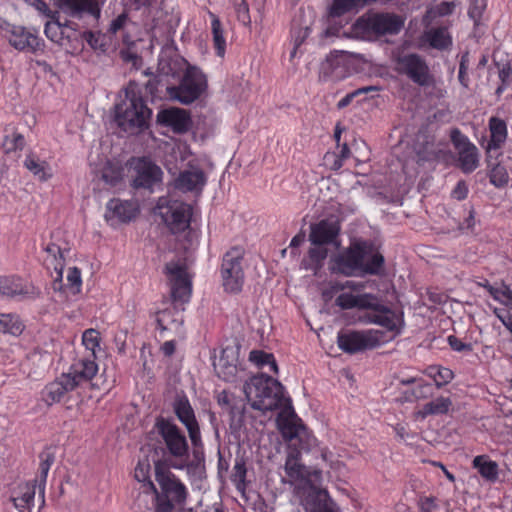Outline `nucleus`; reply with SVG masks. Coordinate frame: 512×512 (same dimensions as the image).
Returning a JSON list of instances; mask_svg holds the SVG:
<instances>
[{
	"label": "nucleus",
	"instance_id": "1",
	"mask_svg": "<svg viewBox=\"0 0 512 512\" xmlns=\"http://www.w3.org/2000/svg\"><path fill=\"white\" fill-rule=\"evenodd\" d=\"M243 391L255 410L266 412L282 407L277 421L283 438L302 439L306 428L296 415L291 399L284 396V387L278 380L264 374L253 376L244 384Z\"/></svg>",
	"mask_w": 512,
	"mask_h": 512
},
{
	"label": "nucleus",
	"instance_id": "2",
	"mask_svg": "<svg viewBox=\"0 0 512 512\" xmlns=\"http://www.w3.org/2000/svg\"><path fill=\"white\" fill-rule=\"evenodd\" d=\"M152 110L148 108L141 91L130 82L125 89V98L115 106L117 125L129 134H138L149 127Z\"/></svg>",
	"mask_w": 512,
	"mask_h": 512
},
{
	"label": "nucleus",
	"instance_id": "3",
	"mask_svg": "<svg viewBox=\"0 0 512 512\" xmlns=\"http://www.w3.org/2000/svg\"><path fill=\"white\" fill-rule=\"evenodd\" d=\"M155 478L160 491L149 481V486L155 493V512H173L176 505H182L186 500L185 485L160 461L155 463Z\"/></svg>",
	"mask_w": 512,
	"mask_h": 512
},
{
	"label": "nucleus",
	"instance_id": "4",
	"mask_svg": "<svg viewBox=\"0 0 512 512\" xmlns=\"http://www.w3.org/2000/svg\"><path fill=\"white\" fill-rule=\"evenodd\" d=\"M186 64L185 72L178 86H167L166 91L170 99L183 105H189L200 98L207 88V79L204 73L190 64Z\"/></svg>",
	"mask_w": 512,
	"mask_h": 512
},
{
	"label": "nucleus",
	"instance_id": "5",
	"mask_svg": "<svg viewBox=\"0 0 512 512\" xmlns=\"http://www.w3.org/2000/svg\"><path fill=\"white\" fill-rule=\"evenodd\" d=\"M404 26V19L394 13L378 12L361 16L355 23V29L369 35H395Z\"/></svg>",
	"mask_w": 512,
	"mask_h": 512
},
{
	"label": "nucleus",
	"instance_id": "6",
	"mask_svg": "<svg viewBox=\"0 0 512 512\" xmlns=\"http://www.w3.org/2000/svg\"><path fill=\"white\" fill-rule=\"evenodd\" d=\"M372 251V244L368 242H354L349 248L335 256L332 260L331 270L345 276L361 274L363 260Z\"/></svg>",
	"mask_w": 512,
	"mask_h": 512
},
{
	"label": "nucleus",
	"instance_id": "7",
	"mask_svg": "<svg viewBox=\"0 0 512 512\" xmlns=\"http://www.w3.org/2000/svg\"><path fill=\"white\" fill-rule=\"evenodd\" d=\"M155 428L171 456L179 459L188 456L189 445L187 438L172 420L159 417L156 420Z\"/></svg>",
	"mask_w": 512,
	"mask_h": 512
},
{
	"label": "nucleus",
	"instance_id": "8",
	"mask_svg": "<svg viewBox=\"0 0 512 512\" xmlns=\"http://www.w3.org/2000/svg\"><path fill=\"white\" fill-rule=\"evenodd\" d=\"M173 411L178 420L185 426L194 448V454L197 456L198 450L203 448L200 426L196 419L194 409L183 392L176 395L173 402Z\"/></svg>",
	"mask_w": 512,
	"mask_h": 512
},
{
	"label": "nucleus",
	"instance_id": "9",
	"mask_svg": "<svg viewBox=\"0 0 512 512\" xmlns=\"http://www.w3.org/2000/svg\"><path fill=\"white\" fill-rule=\"evenodd\" d=\"M383 341V332L379 330L345 331L340 332L337 336L339 348L349 354L376 348Z\"/></svg>",
	"mask_w": 512,
	"mask_h": 512
},
{
	"label": "nucleus",
	"instance_id": "10",
	"mask_svg": "<svg viewBox=\"0 0 512 512\" xmlns=\"http://www.w3.org/2000/svg\"><path fill=\"white\" fill-rule=\"evenodd\" d=\"M243 254L241 248L234 247L223 257L221 267L223 286L230 293H238L242 289L244 283Z\"/></svg>",
	"mask_w": 512,
	"mask_h": 512
},
{
	"label": "nucleus",
	"instance_id": "11",
	"mask_svg": "<svg viewBox=\"0 0 512 512\" xmlns=\"http://www.w3.org/2000/svg\"><path fill=\"white\" fill-rule=\"evenodd\" d=\"M159 215L173 234L185 231L190 226L192 206L181 201H170L159 205Z\"/></svg>",
	"mask_w": 512,
	"mask_h": 512
},
{
	"label": "nucleus",
	"instance_id": "12",
	"mask_svg": "<svg viewBox=\"0 0 512 512\" xmlns=\"http://www.w3.org/2000/svg\"><path fill=\"white\" fill-rule=\"evenodd\" d=\"M171 286L173 302H188L191 295V280L186 267L178 262H168L164 269Z\"/></svg>",
	"mask_w": 512,
	"mask_h": 512
},
{
	"label": "nucleus",
	"instance_id": "13",
	"mask_svg": "<svg viewBox=\"0 0 512 512\" xmlns=\"http://www.w3.org/2000/svg\"><path fill=\"white\" fill-rule=\"evenodd\" d=\"M132 186L136 189H151L155 184L161 182L162 170L146 157L133 159L131 162Z\"/></svg>",
	"mask_w": 512,
	"mask_h": 512
},
{
	"label": "nucleus",
	"instance_id": "14",
	"mask_svg": "<svg viewBox=\"0 0 512 512\" xmlns=\"http://www.w3.org/2000/svg\"><path fill=\"white\" fill-rule=\"evenodd\" d=\"M451 141L458 153L459 166L465 173L473 172L479 163L478 150L457 128L451 131Z\"/></svg>",
	"mask_w": 512,
	"mask_h": 512
},
{
	"label": "nucleus",
	"instance_id": "15",
	"mask_svg": "<svg viewBox=\"0 0 512 512\" xmlns=\"http://www.w3.org/2000/svg\"><path fill=\"white\" fill-rule=\"evenodd\" d=\"M368 309H370L371 312L365 315L367 322L378 324L388 331L393 332L394 335L400 333L401 327L403 326L402 317L388 307L379 304L375 296L373 297L372 307H368Z\"/></svg>",
	"mask_w": 512,
	"mask_h": 512
},
{
	"label": "nucleus",
	"instance_id": "16",
	"mask_svg": "<svg viewBox=\"0 0 512 512\" xmlns=\"http://www.w3.org/2000/svg\"><path fill=\"white\" fill-rule=\"evenodd\" d=\"M398 70L407 75L420 86L429 84V68L426 62L417 54H408L398 58Z\"/></svg>",
	"mask_w": 512,
	"mask_h": 512
},
{
	"label": "nucleus",
	"instance_id": "17",
	"mask_svg": "<svg viewBox=\"0 0 512 512\" xmlns=\"http://www.w3.org/2000/svg\"><path fill=\"white\" fill-rule=\"evenodd\" d=\"M291 446L299 445V449H292L285 462V472L291 478V481L304 480L308 477L307 468L300 463V452L301 450H307L310 446L309 437L307 432L302 435V439L295 438L289 441Z\"/></svg>",
	"mask_w": 512,
	"mask_h": 512
},
{
	"label": "nucleus",
	"instance_id": "18",
	"mask_svg": "<svg viewBox=\"0 0 512 512\" xmlns=\"http://www.w3.org/2000/svg\"><path fill=\"white\" fill-rule=\"evenodd\" d=\"M340 232L339 221L335 218L323 219L311 225L309 240L312 245H326L334 243Z\"/></svg>",
	"mask_w": 512,
	"mask_h": 512
},
{
	"label": "nucleus",
	"instance_id": "19",
	"mask_svg": "<svg viewBox=\"0 0 512 512\" xmlns=\"http://www.w3.org/2000/svg\"><path fill=\"white\" fill-rule=\"evenodd\" d=\"M238 348L226 346L222 349L218 359L214 360L213 367L219 378L232 381L237 374Z\"/></svg>",
	"mask_w": 512,
	"mask_h": 512
},
{
	"label": "nucleus",
	"instance_id": "20",
	"mask_svg": "<svg viewBox=\"0 0 512 512\" xmlns=\"http://www.w3.org/2000/svg\"><path fill=\"white\" fill-rule=\"evenodd\" d=\"M138 205L129 200L111 199L106 206L105 219L127 223L136 217Z\"/></svg>",
	"mask_w": 512,
	"mask_h": 512
},
{
	"label": "nucleus",
	"instance_id": "21",
	"mask_svg": "<svg viewBox=\"0 0 512 512\" xmlns=\"http://www.w3.org/2000/svg\"><path fill=\"white\" fill-rule=\"evenodd\" d=\"M157 123L171 127L176 133H185L189 130L191 120L186 110L173 107L159 111Z\"/></svg>",
	"mask_w": 512,
	"mask_h": 512
},
{
	"label": "nucleus",
	"instance_id": "22",
	"mask_svg": "<svg viewBox=\"0 0 512 512\" xmlns=\"http://www.w3.org/2000/svg\"><path fill=\"white\" fill-rule=\"evenodd\" d=\"M307 512H338V507L330 498L328 492L322 489H312L305 499Z\"/></svg>",
	"mask_w": 512,
	"mask_h": 512
},
{
	"label": "nucleus",
	"instance_id": "23",
	"mask_svg": "<svg viewBox=\"0 0 512 512\" xmlns=\"http://www.w3.org/2000/svg\"><path fill=\"white\" fill-rule=\"evenodd\" d=\"M9 41L16 49L27 50L30 52L40 50L42 45V42L37 35L23 27L14 28Z\"/></svg>",
	"mask_w": 512,
	"mask_h": 512
},
{
	"label": "nucleus",
	"instance_id": "24",
	"mask_svg": "<svg viewBox=\"0 0 512 512\" xmlns=\"http://www.w3.org/2000/svg\"><path fill=\"white\" fill-rule=\"evenodd\" d=\"M75 389V382L63 373L55 381L49 383L44 390V400L48 404L59 402L70 391Z\"/></svg>",
	"mask_w": 512,
	"mask_h": 512
},
{
	"label": "nucleus",
	"instance_id": "25",
	"mask_svg": "<svg viewBox=\"0 0 512 512\" xmlns=\"http://www.w3.org/2000/svg\"><path fill=\"white\" fill-rule=\"evenodd\" d=\"M98 366L93 360L84 359L75 363L68 373H64L66 377L75 382V389L82 383L90 381L97 373Z\"/></svg>",
	"mask_w": 512,
	"mask_h": 512
},
{
	"label": "nucleus",
	"instance_id": "26",
	"mask_svg": "<svg viewBox=\"0 0 512 512\" xmlns=\"http://www.w3.org/2000/svg\"><path fill=\"white\" fill-rule=\"evenodd\" d=\"M55 5L70 17L80 18L83 13L99 12L94 0H54Z\"/></svg>",
	"mask_w": 512,
	"mask_h": 512
},
{
	"label": "nucleus",
	"instance_id": "27",
	"mask_svg": "<svg viewBox=\"0 0 512 512\" xmlns=\"http://www.w3.org/2000/svg\"><path fill=\"white\" fill-rule=\"evenodd\" d=\"M206 183L202 170H186L179 174L175 180V187L181 191H201Z\"/></svg>",
	"mask_w": 512,
	"mask_h": 512
},
{
	"label": "nucleus",
	"instance_id": "28",
	"mask_svg": "<svg viewBox=\"0 0 512 512\" xmlns=\"http://www.w3.org/2000/svg\"><path fill=\"white\" fill-rule=\"evenodd\" d=\"M30 293L29 286L15 275L0 276V296L15 297Z\"/></svg>",
	"mask_w": 512,
	"mask_h": 512
},
{
	"label": "nucleus",
	"instance_id": "29",
	"mask_svg": "<svg viewBox=\"0 0 512 512\" xmlns=\"http://www.w3.org/2000/svg\"><path fill=\"white\" fill-rule=\"evenodd\" d=\"M373 297L371 294L353 295L351 293H342L336 298L335 303L342 309H368V307L373 305Z\"/></svg>",
	"mask_w": 512,
	"mask_h": 512
},
{
	"label": "nucleus",
	"instance_id": "30",
	"mask_svg": "<svg viewBox=\"0 0 512 512\" xmlns=\"http://www.w3.org/2000/svg\"><path fill=\"white\" fill-rule=\"evenodd\" d=\"M489 128L491 139L487 145L488 154H490L492 150L499 149L507 138V126L503 120L492 117L489 121Z\"/></svg>",
	"mask_w": 512,
	"mask_h": 512
},
{
	"label": "nucleus",
	"instance_id": "31",
	"mask_svg": "<svg viewBox=\"0 0 512 512\" xmlns=\"http://www.w3.org/2000/svg\"><path fill=\"white\" fill-rule=\"evenodd\" d=\"M328 255V250L321 244L313 245L308 251L306 257L301 262V268L312 270L317 273L323 266V262Z\"/></svg>",
	"mask_w": 512,
	"mask_h": 512
},
{
	"label": "nucleus",
	"instance_id": "32",
	"mask_svg": "<svg viewBox=\"0 0 512 512\" xmlns=\"http://www.w3.org/2000/svg\"><path fill=\"white\" fill-rule=\"evenodd\" d=\"M37 480L27 482L18 487L17 495L11 497V501L17 509L29 508L35 497Z\"/></svg>",
	"mask_w": 512,
	"mask_h": 512
},
{
	"label": "nucleus",
	"instance_id": "33",
	"mask_svg": "<svg viewBox=\"0 0 512 512\" xmlns=\"http://www.w3.org/2000/svg\"><path fill=\"white\" fill-rule=\"evenodd\" d=\"M473 467L478 470L480 475L490 482L498 479V464L492 461L486 455H479L473 459Z\"/></svg>",
	"mask_w": 512,
	"mask_h": 512
},
{
	"label": "nucleus",
	"instance_id": "34",
	"mask_svg": "<svg viewBox=\"0 0 512 512\" xmlns=\"http://www.w3.org/2000/svg\"><path fill=\"white\" fill-rule=\"evenodd\" d=\"M368 5V0H333L329 8V16L340 17L352 11L357 12Z\"/></svg>",
	"mask_w": 512,
	"mask_h": 512
},
{
	"label": "nucleus",
	"instance_id": "35",
	"mask_svg": "<svg viewBox=\"0 0 512 512\" xmlns=\"http://www.w3.org/2000/svg\"><path fill=\"white\" fill-rule=\"evenodd\" d=\"M178 314L175 308H167L160 310L156 313V323L161 331L177 330L183 323L182 319H178L175 315Z\"/></svg>",
	"mask_w": 512,
	"mask_h": 512
},
{
	"label": "nucleus",
	"instance_id": "36",
	"mask_svg": "<svg viewBox=\"0 0 512 512\" xmlns=\"http://www.w3.org/2000/svg\"><path fill=\"white\" fill-rule=\"evenodd\" d=\"M209 15L211 17V31L213 36V45L216 50V54L219 57H223L226 50L224 30L218 16H216L212 12H209Z\"/></svg>",
	"mask_w": 512,
	"mask_h": 512
},
{
	"label": "nucleus",
	"instance_id": "37",
	"mask_svg": "<svg viewBox=\"0 0 512 512\" xmlns=\"http://www.w3.org/2000/svg\"><path fill=\"white\" fill-rule=\"evenodd\" d=\"M39 458H40V465H39V484H38V487H39V492H40V494L43 497L44 496V488H45V483H46L47 475H48V472H49V469H50L51 465L55 461V455H54V453L50 449H45L44 451H42L40 453ZM36 480L38 482V479H36Z\"/></svg>",
	"mask_w": 512,
	"mask_h": 512
},
{
	"label": "nucleus",
	"instance_id": "38",
	"mask_svg": "<svg viewBox=\"0 0 512 512\" xmlns=\"http://www.w3.org/2000/svg\"><path fill=\"white\" fill-rule=\"evenodd\" d=\"M416 150V162L419 165H424L427 162H433L440 158L442 154L441 149H437L431 142H426L423 145H418Z\"/></svg>",
	"mask_w": 512,
	"mask_h": 512
},
{
	"label": "nucleus",
	"instance_id": "39",
	"mask_svg": "<svg viewBox=\"0 0 512 512\" xmlns=\"http://www.w3.org/2000/svg\"><path fill=\"white\" fill-rule=\"evenodd\" d=\"M24 166L40 181H45L51 176L48 164L45 161L39 160L34 155H29L25 159Z\"/></svg>",
	"mask_w": 512,
	"mask_h": 512
},
{
	"label": "nucleus",
	"instance_id": "40",
	"mask_svg": "<svg viewBox=\"0 0 512 512\" xmlns=\"http://www.w3.org/2000/svg\"><path fill=\"white\" fill-rule=\"evenodd\" d=\"M384 267V257L381 253H371L363 260L361 274L380 275Z\"/></svg>",
	"mask_w": 512,
	"mask_h": 512
},
{
	"label": "nucleus",
	"instance_id": "41",
	"mask_svg": "<svg viewBox=\"0 0 512 512\" xmlns=\"http://www.w3.org/2000/svg\"><path fill=\"white\" fill-rule=\"evenodd\" d=\"M428 40L433 48L443 50L448 48L452 41L451 37L444 27L432 29L428 32Z\"/></svg>",
	"mask_w": 512,
	"mask_h": 512
},
{
	"label": "nucleus",
	"instance_id": "42",
	"mask_svg": "<svg viewBox=\"0 0 512 512\" xmlns=\"http://www.w3.org/2000/svg\"><path fill=\"white\" fill-rule=\"evenodd\" d=\"M246 462L243 457H237L231 473V481L238 491L243 492L246 488Z\"/></svg>",
	"mask_w": 512,
	"mask_h": 512
},
{
	"label": "nucleus",
	"instance_id": "43",
	"mask_svg": "<svg viewBox=\"0 0 512 512\" xmlns=\"http://www.w3.org/2000/svg\"><path fill=\"white\" fill-rule=\"evenodd\" d=\"M122 169L107 162L101 170V180L109 187H116L122 182Z\"/></svg>",
	"mask_w": 512,
	"mask_h": 512
},
{
	"label": "nucleus",
	"instance_id": "44",
	"mask_svg": "<svg viewBox=\"0 0 512 512\" xmlns=\"http://www.w3.org/2000/svg\"><path fill=\"white\" fill-rule=\"evenodd\" d=\"M451 406H452V401L450 398L438 397L437 399L426 403L423 406L422 413H423V416L446 414L449 411Z\"/></svg>",
	"mask_w": 512,
	"mask_h": 512
},
{
	"label": "nucleus",
	"instance_id": "45",
	"mask_svg": "<svg viewBox=\"0 0 512 512\" xmlns=\"http://www.w3.org/2000/svg\"><path fill=\"white\" fill-rule=\"evenodd\" d=\"M427 374L433 378L438 388L448 384L453 379V372L449 368L440 366H430L427 368Z\"/></svg>",
	"mask_w": 512,
	"mask_h": 512
},
{
	"label": "nucleus",
	"instance_id": "46",
	"mask_svg": "<svg viewBox=\"0 0 512 512\" xmlns=\"http://www.w3.org/2000/svg\"><path fill=\"white\" fill-rule=\"evenodd\" d=\"M249 360L261 367L264 365H269L275 374L278 373L277 363L273 354L271 353H266L261 350H252L249 354Z\"/></svg>",
	"mask_w": 512,
	"mask_h": 512
},
{
	"label": "nucleus",
	"instance_id": "47",
	"mask_svg": "<svg viewBox=\"0 0 512 512\" xmlns=\"http://www.w3.org/2000/svg\"><path fill=\"white\" fill-rule=\"evenodd\" d=\"M45 251L55 260L54 269L61 279L64 269V254L68 252V250H63L57 244L50 243L45 247Z\"/></svg>",
	"mask_w": 512,
	"mask_h": 512
},
{
	"label": "nucleus",
	"instance_id": "48",
	"mask_svg": "<svg viewBox=\"0 0 512 512\" xmlns=\"http://www.w3.org/2000/svg\"><path fill=\"white\" fill-rule=\"evenodd\" d=\"M64 26L58 20L45 24V34L53 42L62 45L65 39Z\"/></svg>",
	"mask_w": 512,
	"mask_h": 512
},
{
	"label": "nucleus",
	"instance_id": "49",
	"mask_svg": "<svg viewBox=\"0 0 512 512\" xmlns=\"http://www.w3.org/2000/svg\"><path fill=\"white\" fill-rule=\"evenodd\" d=\"M490 182L495 187L501 188L507 185L509 175L506 168L500 164H495L489 174Z\"/></svg>",
	"mask_w": 512,
	"mask_h": 512
},
{
	"label": "nucleus",
	"instance_id": "50",
	"mask_svg": "<svg viewBox=\"0 0 512 512\" xmlns=\"http://www.w3.org/2000/svg\"><path fill=\"white\" fill-rule=\"evenodd\" d=\"M234 396H232L226 390L221 391L217 396V402L221 407H225L229 410L232 419L235 418L236 414H242L243 409H238L233 403Z\"/></svg>",
	"mask_w": 512,
	"mask_h": 512
},
{
	"label": "nucleus",
	"instance_id": "51",
	"mask_svg": "<svg viewBox=\"0 0 512 512\" xmlns=\"http://www.w3.org/2000/svg\"><path fill=\"white\" fill-rule=\"evenodd\" d=\"M233 5L235 8V12L237 15V19L243 24V25H249L251 22L250 14H249V7L245 0H233Z\"/></svg>",
	"mask_w": 512,
	"mask_h": 512
},
{
	"label": "nucleus",
	"instance_id": "52",
	"mask_svg": "<svg viewBox=\"0 0 512 512\" xmlns=\"http://www.w3.org/2000/svg\"><path fill=\"white\" fill-rule=\"evenodd\" d=\"M68 286L73 294H78L81 289V271L77 267L68 269L67 275Z\"/></svg>",
	"mask_w": 512,
	"mask_h": 512
},
{
	"label": "nucleus",
	"instance_id": "53",
	"mask_svg": "<svg viewBox=\"0 0 512 512\" xmlns=\"http://www.w3.org/2000/svg\"><path fill=\"white\" fill-rule=\"evenodd\" d=\"M351 156V151L346 143H344L340 147V151L338 154H326L325 158L332 157L334 158L332 169L339 170L343 166V161L348 159Z\"/></svg>",
	"mask_w": 512,
	"mask_h": 512
},
{
	"label": "nucleus",
	"instance_id": "54",
	"mask_svg": "<svg viewBox=\"0 0 512 512\" xmlns=\"http://www.w3.org/2000/svg\"><path fill=\"white\" fill-rule=\"evenodd\" d=\"M447 341L451 349L456 352L470 353L473 350V346L471 343L463 342L455 335L448 336Z\"/></svg>",
	"mask_w": 512,
	"mask_h": 512
},
{
	"label": "nucleus",
	"instance_id": "55",
	"mask_svg": "<svg viewBox=\"0 0 512 512\" xmlns=\"http://www.w3.org/2000/svg\"><path fill=\"white\" fill-rule=\"evenodd\" d=\"M499 78L502 84L496 89V94L500 95L504 87L512 83V69L508 64H504L499 68Z\"/></svg>",
	"mask_w": 512,
	"mask_h": 512
},
{
	"label": "nucleus",
	"instance_id": "56",
	"mask_svg": "<svg viewBox=\"0 0 512 512\" xmlns=\"http://www.w3.org/2000/svg\"><path fill=\"white\" fill-rule=\"evenodd\" d=\"M150 465L147 460L139 461L135 468V479L139 482L150 481Z\"/></svg>",
	"mask_w": 512,
	"mask_h": 512
},
{
	"label": "nucleus",
	"instance_id": "57",
	"mask_svg": "<svg viewBox=\"0 0 512 512\" xmlns=\"http://www.w3.org/2000/svg\"><path fill=\"white\" fill-rule=\"evenodd\" d=\"M469 67V54L468 52L464 53L461 56L460 64H459V81L464 87H468L469 79L466 75Z\"/></svg>",
	"mask_w": 512,
	"mask_h": 512
},
{
	"label": "nucleus",
	"instance_id": "58",
	"mask_svg": "<svg viewBox=\"0 0 512 512\" xmlns=\"http://www.w3.org/2000/svg\"><path fill=\"white\" fill-rule=\"evenodd\" d=\"M412 396L415 399H424L432 394V386L423 381L418 382V385L412 390Z\"/></svg>",
	"mask_w": 512,
	"mask_h": 512
},
{
	"label": "nucleus",
	"instance_id": "59",
	"mask_svg": "<svg viewBox=\"0 0 512 512\" xmlns=\"http://www.w3.org/2000/svg\"><path fill=\"white\" fill-rule=\"evenodd\" d=\"M83 344L90 350H94L99 345L98 332L94 329H88L83 333Z\"/></svg>",
	"mask_w": 512,
	"mask_h": 512
},
{
	"label": "nucleus",
	"instance_id": "60",
	"mask_svg": "<svg viewBox=\"0 0 512 512\" xmlns=\"http://www.w3.org/2000/svg\"><path fill=\"white\" fill-rule=\"evenodd\" d=\"M4 145L7 146L8 150L22 149L25 145V139L23 135L14 133L11 137L6 136Z\"/></svg>",
	"mask_w": 512,
	"mask_h": 512
},
{
	"label": "nucleus",
	"instance_id": "61",
	"mask_svg": "<svg viewBox=\"0 0 512 512\" xmlns=\"http://www.w3.org/2000/svg\"><path fill=\"white\" fill-rule=\"evenodd\" d=\"M484 288L487 289L489 294L497 301H500L503 299L502 293L505 291V288H510L505 283H501L499 287H495L489 284L488 281H485L484 284H481Z\"/></svg>",
	"mask_w": 512,
	"mask_h": 512
},
{
	"label": "nucleus",
	"instance_id": "62",
	"mask_svg": "<svg viewBox=\"0 0 512 512\" xmlns=\"http://www.w3.org/2000/svg\"><path fill=\"white\" fill-rule=\"evenodd\" d=\"M127 20H128V15L126 13L120 14L117 18L112 20V22L110 24L109 32L115 34L116 32H118L125 26Z\"/></svg>",
	"mask_w": 512,
	"mask_h": 512
},
{
	"label": "nucleus",
	"instance_id": "63",
	"mask_svg": "<svg viewBox=\"0 0 512 512\" xmlns=\"http://www.w3.org/2000/svg\"><path fill=\"white\" fill-rule=\"evenodd\" d=\"M468 187L464 181H459L452 191V197L457 200H463L467 197Z\"/></svg>",
	"mask_w": 512,
	"mask_h": 512
},
{
	"label": "nucleus",
	"instance_id": "64",
	"mask_svg": "<svg viewBox=\"0 0 512 512\" xmlns=\"http://www.w3.org/2000/svg\"><path fill=\"white\" fill-rule=\"evenodd\" d=\"M161 84V79L157 77H153L147 81L145 84V90L147 93L151 94L152 96H157L159 93V85Z\"/></svg>",
	"mask_w": 512,
	"mask_h": 512
}]
</instances>
